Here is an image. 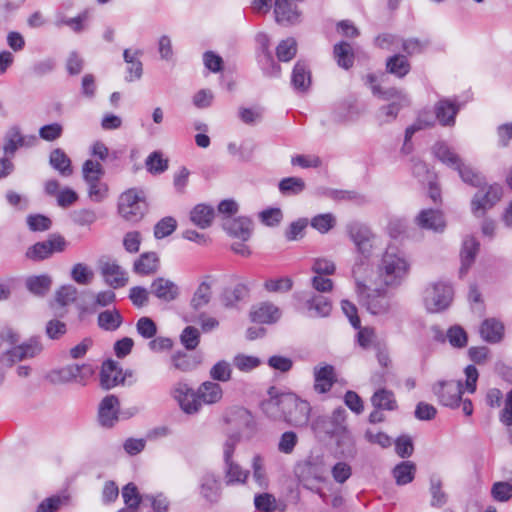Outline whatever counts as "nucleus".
<instances>
[{"label": "nucleus", "instance_id": "f257e3e1", "mask_svg": "<svg viewBox=\"0 0 512 512\" xmlns=\"http://www.w3.org/2000/svg\"><path fill=\"white\" fill-rule=\"evenodd\" d=\"M410 262L397 247H387L377 265V279L381 286L396 288L407 278Z\"/></svg>", "mask_w": 512, "mask_h": 512}, {"label": "nucleus", "instance_id": "f03ea898", "mask_svg": "<svg viewBox=\"0 0 512 512\" xmlns=\"http://www.w3.org/2000/svg\"><path fill=\"white\" fill-rule=\"evenodd\" d=\"M365 82L370 86L374 96L385 101H392L387 105L381 106L376 112L375 118L379 125L393 122L396 120L400 110L403 107L410 105V99L403 90L395 87L382 89L377 84V78L375 75L368 74L365 77Z\"/></svg>", "mask_w": 512, "mask_h": 512}, {"label": "nucleus", "instance_id": "7ed1b4c3", "mask_svg": "<svg viewBox=\"0 0 512 512\" xmlns=\"http://www.w3.org/2000/svg\"><path fill=\"white\" fill-rule=\"evenodd\" d=\"M364 267V262L357 263L352 267V276L355 280V291L359 303L373 315L386 314L391 308L390 299L384 289H369L365 283V277L362 275Z\"/></svg>", "mask_w": 512, "mask_h": 512}, {"label": "nucleus", "instance_id": "20e7f679", "mask_svg": "<svg viewBox=\"0 0 512 512\" xmlns=\"http://www.w3.org/2000/svg\"><path fill=\"white\" fill-rule=\"evenodd\" d=\"M432 150L441 163L458 172L463 182L474 187H480L484 183L483 177L466 165L454 149L445 142H437Z\"/></svg>", "mask_w": 512, "mask_h": 512}, {"label": "nucleus", "instance_id": "39448f33", "mask_svg": "<svg viewBox=\"0 0 512 512\" xmlns=\"http://www.w3.org/2000/svg\"><path fill=\"white\" fill-rule=\"evenodd\" d=\"M83 179L87 185L88 197L91 201L99 203L108 196V185L101 179L104 170L99 162L86 160L82 167Z\"/></svg>", "mask_w": 512, "mask_h": 512}, {"label": "nucleus", "instance_id": "423d86ee", "mask_svg": "<svg viewBox=\"0 0 512 512\" xmlns=\"http://www.w3.org/2000/svg\"><path fill=\"white\" fill-rule=\"evenodd\" d=\"M145 192L142 189L130 188L119 197V214L127 221L140 220L147 210Z\"/></svg>", "mask_w": 512, "mask_h": 512}, {"label": "nucleus", "instance_id": "0eeeda50", "mask_svg": "<svg viewBox=\"0 0 512 512\" xmlns=\"http://www.w3.org/2000/svg\"><path fill=\"white\" fill-rule=\"evenodd\" d=\"M282 408L285 412L284 421L294 427H305L311 412L310 404L294 394H282Z\"/></svg>", "mask_w": 512, "mask_h": 512}, {"label": "nucleus", "instance_id": "6e6552de", "mask_svg": "<svg viewBox=\"0 0 512 512\" xmlns=\"http://www.w3.org/2000/svg\"><path fill=\"white\" fill-rule=\"evenodd\" d=\"M453 299V289L445 282L429 284L423 292V303L428 312L437 313L448 308Z\"/></svg>", "mask_w": 512, "mask_h": 512}, {"label": "nucleus", "instance_id": "1a4fd4ad", "mask_svg": "<svg viewBox=\"0 0 512 512\" xmlns=\"http://www.w3.org/2000/svg\"><path fill=\"white\" fill-rule=\"evenodd\" d=\"M431 390L441 405L453 409L460 406L463 393L461 381L438 380L432 384Z\"/></svg>", "mask_w": 512, "mask_h": 512}, {"label": "nucleus", "instance_id": "9d476101", "mask_svg": "<svg viewBox=\"0 0 512 512\" xmlns=\"http://www.w3.org/2000/svg\"><path fill=\"white\" fill-rule=\"evenodd\" d=\"M93 374V369L88 364L78 365L72 364L54 370L50 373L49 378L55 384H64L75 382L85 384L86 380Z\"/></svg>", "mask_w": 512, "mask_h": 512}, {"label": "nucleus", "instance_id": "9b49d317", "mask_svg": "<svg viewBox=\"0 0 512 512\" xmlns=\"http://www.w3.org/2000/svg\"><path fill=\"white\" fill-rule=\"evenodd\" d=\"M43 346L37 337H32L21 345L15 346L1 355L0 361L5 365H13L26 359L34 358L41 353Z\"/></svg>", "mask_w": 512, "mask_h": 512}, {"label": "nucleus", "instance_id": "f8f14e48", "mask_svg": "<svg viewBox=\"0 0 512 512\" xmlns=\"http://www.w3.org/2000/svg\"><path fill=\"white\" fill-rule=\"evenodd\" d=\"M502 196V188L499 185L489 186L486 192L478 191L471 202L472 213L476 217H482L485 212L493 207Z\"/></svg>", "mask_w": 512, "mask_h": 512}, {"label": "nucleus", "instance_id": "ddd939ff", "mask_svg": "<svg viewBox=\"0 0 512 512\" xmlns=\"http://www.w3.org/2000/svg\"><path fill=\"white\" fill-rule=\"evenodd\" d=\"M274 14L276 22L283 26L298 24L301 19L296 0H275Z\"/></svg>", "mask_w": 512, "mask_h": 512}, {"label": "nucleus", "instance_id": "4468645a", "mask_svg": "<svg viewBox=\"0 0 512 512\" xmlns=\"http://www.w3.org/2000/svg\"><path fill=\"white\" fill-rule=\"evenodd\" d=\"M199 493L209 503H216L221 496V481L219 475L207 471L199 479Z\"/></svg>", "mask_w": 512, "mask_h": 512}, {"label": "nucleus", "instance_id": "2eb2a0df", "mask_svg": "<svg viewBox=\"0 0 512 512\" xmlns=\"http://www.w3.org/2000/svg\"><path fill=\"white\" fill-rule=\"evenodd\" d=\"M416 225L421 229L443 232L446 227L444 215L437 209H423L415 218Z\"/></svg>", "mask_w": 512, "mask_h": 512}, {"label": "nucleus", "instance_id": "dca6fc26", "mask_svg": "<svg viewBox=\"0 0 512 512\" xmlns=\"http://www.w3.org/2000/svg\"><path fill=\"white\" fill-rule=\"evenodd\" d=\"M119 400L114 395L103 398L99 405L98 419L103 427H112L118 420Z\"/></svg>", "mask_w": 512, "mask_h": 512}, {"label": "nucleus", "instance_id": "f3484780", "mask_svg": "<svg viewBox=\"0 0 512 512\" xmlns=\"http://www.w3.org/2000/svg\"><path fill=\"white\" fill-rule=\"evenodd\" d=\"M150 291L155 297L164 302L174 301L180 294L178 285L163 277H158L152 282Z\"/></svg>", "mask_w": 512, "mask_h": 512}, {"label": "nucleus", "instance_id": "a211bd4d", "mask_svg": "<svg viewBox=\"0 0 512 512\" xmlns=\"http://www.w3.org/2000/svg\"><path fill=\"white\" fill-rule=\"evenodd\" d=\"M101 274L107 285L113 289L124 287L128 283L127 272L115 262H106L101 266Z\"/></svg>", "mask_w": 512, "mask_h": 512}, {"label": "nucleus", "instance_id": "6ab92c4d", "mask_svg": "<svg viewBox=\"0 0 512 512\" xmlns=\"http://www.w3.org/2000/svg\"><path fill=\"white\" fill-rule=\"evenodd\" d=\"M36 142L35 136L25 137L18 127L10 128L5 135L3 150L6 156L13 157L18 148L32 146Z\"/></svg>", "mask_w": 512, "mask_h": 512}, {"label": "nucleus", "instance_id": "aec40b11", "mask_svg": "<svg viewBox=\"0 0 512 512\" xmlns=\"http://www.w3.org/2000/svg\"><path fill=\"white\" fill-rule=\"evenodd\" d=\"M223 227L230 235L242 241H247L252 232V222L246 217L226 218Z\"/></svg>", "mask_w": 512, "mask_h": 512}, {"label": "nucleus", "instance_id": "412c9836", "mask_svg": "<svg viewBox=\"0 0 512 512\" xmlns=\"http://www.w3.org/2000/svg\"><path fill=\"white\" fill-rule=\"evenodd\" d=\"M124 380L122 370L118 364L112 360L103 363L100 373L101 386L104 389H111Z\"/></svg>", "mask_w": 512, "mask_h": 512}, {"label": "nucleus", "instance_id": "4be33fe9", "mask_svg": "<svg viewBox=\"0 0 512 512\" xmlns=\"http://www.w3.org/2000/svg\"><path fill=\"white\" fill-rule=\"evenodd\" d=\"M459 106L449 99H441L435 105V115L443 126H453Z\"/></svg>", "mask_w": 512, "mask_h": 512}, {"label": "nucleus", "instance_id": "5701e85b", "mask_svg": "<svg viewBox=\"0 0 512 512\" xmlns=\"http://www.w3.org/2000/svg\"><path fill=\"white\" fill-rule=\"evenodd\" d=\"M335 382L334 368L331 365L314 368V389L318 393L328 392Z\"/></svg>", "mask_w": 512, "mask_h": 512}, {"label": "nucleus", "instance_id": "b1692460", "mask_svg": "<svg viewBox=\"0 0 512 512\" xmlns=\"http://www.w3.org/2000/svg\"><path fill=\"white\" fill-rule=\"evenodd\" d=\"M281 316L280 310L272 303H261L251 311L253 322L270 324L276 322Z\"/></svg>", "mask_w": 512, "mask_h": 512}, {"label": "nucleus", "instance_id": "393cba45", "mask_svg": "<svg viewBox=\"0 0 512 512\" xmlns=\"http://www.w3.org/2000/svg\"><path fill=\"white\" fill-rule=\"evenodd\" d=\"M480 335L488 343H497L503 338L504 325L495 318L486 319L480 326Z\"/></svg>", "mask_w": 512, "mask_h": 512}, {"label": "nucleus", "instance_id": "a878e982", "mask_svg": "<svg viewBox=\"0 0 512 512\" xmlns=\"http://www.w3.org/2000/svg\"><path fill=\"white\" fill-rule=\"evenodd\" d=\"M159 268V258L155 252H145L134 262L133 270L139 275H150Z\"/></svg>", "mask_w": 512, "mask_h": 512}, {"label": "nucleus", "instance_id": "bb28decb", "mask_svg": "<svg viewBox=\"0 0 512 512\" xmlns=\"http://www.w3.org/2000/svg\"><path fill=\"white\" fill-rule=\"evenodd\" d=\"M250 472L243 469L234 460L224 462V475L226 485L245 484Z\"/></svg>", "mask_w": 512, "mask_h": 512}, {"label": "nucleus", "instance_id": "cd10ccee", "mask_svg": "<svg viewBox=\"0 0 512 512\" xmlns=\"http://www.w3.org/2000/svg\"><path fill=\"white\" fill-rule=\"evenodd\" d=\"M479 250V242L474 237H466L461 249L460 274H465L473 264Z\"/></svg>", "mask_w": 512, "mask_h": 512}, {"label": "nucleus", "instance_id": "c85d7f7f", "mask_svg": "<svg viewBox=\"0 0 512 512\" xmlns=\"http://www.w3.org/2000/svg\"><path fill=\"white\" fill-rule=\"evenodd\" d=\"M371 404L375 409L387 411H394L398 407L394 393L386 388H379L373 393Z\"/></svg>", "mask_w": 512, "mask_h": 512}, {"label": "nucleus", "instance_id": "c756f323", "mask_svg": "<svg viewBox=\"0 0 512 512\" xmlns=\"http://www.w3.org/2000/svg\"><path fill=\"white\" fill-rule=\"evenodd\" d=\"M198 390V397L200 398L201 405L214 404L219 402L223 396V390L220 384L212 381L202 383Z\"/></svg>", "mask_w": 512, "mask_h": 512}, {"label": "nucleus", "instance_id": "7c9ffc66", "mask_svg": "<svg viewBox=\"0 0 512 512\" xmlns=\"http://www.w3.org/2000/svg\"><path fill=\"white\" fill-rule=\"evenodd\" d=\"M49 163L63 177H69L73 173L70 158L60 148L51 151Z\"/></svg>", "mask_w": 512, "mask_h": 512}, {"label": "nucleus", "instance_id": "2f4dec72", "mask_svg": "<svg viewBox=\"0 0 512 512\" xmlns=\"http://www.w3.org/2000/svg\"><path fill=\"white\" fill-rule=\"evenodd\" d=\"M291 83L295 90L304 92L311 84V75L307 65L298 61L292 71Z\"/></svg>", "mask_w": 512, "mask_h": 512}, {"label": "nucleus", "instance_id": "473e14b6", "mask_svg": "<svg viewBox=\"0 0 512 512\" xmlns=\"http://www.w3.org/2000/svg\"><path fill=\"white\" fill-rule=\"evenodd\" d=\"M140 55V51L132 52L130 49H125L123 52L124 61L128 65L126 80L129 82L138 80L142 76L143 68L142 62L139 60Z\"/></svg>", "mask_w": 512, "mask_h": 512}, {"label": "nucleus", "instance_id": "72a5a7b5", "mask_svg": "<svg viewBox=\"0 0 512 512\" xmlns=\"http://www.w3.org/2000/svg\"><path fill=\"white\" fill-rule=\"evenodd\" d=\"M333 56L339 67L348 70L354 64V52L352 46L345 41L334 45Z\"/></svg>", "mask_w": 512, "mask_h": 512}, {"label": "nucleus", "instance_id": "f704fd0d", "mask_svg": "<svg viewBox=\"0 0 512 512\" xmlns=\"http://www.w3.org/2000/svg\"><path fill=\"white\" fill-rule=\"evenodd\" d=\"M386 70L388 73L398 78L405 77L411 70V64L407 57L401 54H395L386 60Z\"/></svg>", "mask_w": 512, "mask_h": 512}, {"label": "nucleus", "instance_id": "c9c22d12", "mask_svg": "<svg viewBox=\"0 0 512 512\" xmlns=\"http://www.w3.org/2000/svg\"><path fill=\"white\" fill-rule=\"evenodd\" d=\"M214 214V209L211 206L198 204L191 211L190 219L196 226L204 229L211 225Z\"/></svg>", "mask_w": 512, "mask_h": 512}, {"label": "nucleus", "instance_id": "e433bc0d", "mask_svg": "<svg viewBox=\"0 0 512 512\" xmlns=\"http://www.w3.org/2000/svg\"><path fill=\"white\" fill-rule=\"evenodd\" d=\"M193 391L194 390L187 383L182 381L175 383L171 389V396L177 401L180 408L185 413H191L194 410L193 406H190V404L184 401L187 397L192 396Z\"/></svg>", "mask_w": 512, "mask_h": 512}, {"label": "nucleus", "instance_id": "4c0bfd02", "mask_svg": "<svg viewBox=\"0 0 512 512\" xmlns=\"http://www.w3.org/2000/svg\"><path fill=\"white\" fill-rule=\"evenodd\" d=\"M52 285V278L49 275L31 276L26 279L27 289L36 296H44Z\"/></svg>", "mask_w": 512, "mask_h": 512}, {"label": "nucleus", "instance_id": "58836bf2", "mask_svg": "<svg viewBox=\"0 0 512 512\" xmlns=\"http://www.w3.org/2000/svg\"><path fill=\"white\" fill-rule=\"evenodd\" d=\"M429 492L432 507L441 508L448 502V494L443 490V483L439 477L432 476L430 478Z\"/></svg>", "mask_w": 512, "mask_h": 512}, {"label": "nucleus", "instance_id": "ea45409f", "mask_svg": "<svg viewBox=\"0 0 512 512\" xmlns=\"http://www.w3.org/2000/svg\"><path fill=\"white\" fill-rule=\"evenodd\" d=\"M416 465L411 461H404L393 469V476L398 485H406L413 481Z\"/></svg>", "mask_w": 512, "mask_h": 512}, {"label": "nucleus", "instance_id": "a19ab883", "mask_svg": "<svg viewBox=\"0 0 512 512\" xmlns=\"http://www.w3.org/2000/svg\"><path fill=\"white\" fill-rule=\"evenodd\" d=\"M211 293V284L207 280L202 281L191 298V307L198 310L206 306L210 302Z\"/></svg>", "mask_w": 512, "mask_h": 512}, {"label": "nucleus", "instance_id": "79ce46f5", "mask_svg": "<svg viewBox=\"0 0 512 512\" xmlns=\"http://www.w3.org/2000/svg\"><path fill=\"white\" fill-rule=\"evenodd\" d=\"M308 309L313 316L326 317L332 310V304L329 299L322 295H315L307 301Z\"/></svg>", "mask_w": 512, "mask_h": 512}, {"label": "nucleus", "instance_id": "37998d69", "mask_svg": "<svg viewBox=\"0 0 512 512\" xmlns=\"http://www.w3.org/2000/svg\"><path fill=\"white\" fill-rule=\"evenodd\" d=\"M122 323V316L118 310H105L98 315V325L106 331L116 330Z\"/></svg>", "mask_w": 512, "mask_h": 512}, {"label": "nucleus", "instance_id": "c03bdc74", "mask_svg": "<svg viewBox=\"0 0 512 512\" xmlns=\"http://www.w3.org/2000/svg\"><path fill=\"white\" fill-rule=\"evenodd\" d=\"M374 248H375V237L368 239L365 242H361L355 246L356 253H357V259L353 266H355L357 263L364 262L365 267L362 269V275H364L369 270L367 261L373 255Z\"/></svg>", "mask_w": 512, "mask_h": 512}, {"label": "nucleus", "instance_id": "a18cd8bd", "mask_svg": "<svg viewBox=\"0 0 512 512\" xmlns=\"http://www.w3.org/2000/svg\"><path fill=\"white\" fill-rule=\"evenodd\" d=\"M347 232L350 240L355 246L375 237L370 228L360 223L349 224L347 226Z\"/></svg>", "mask_w": 512, "mask_h": 512}, {"label": "nucleus", "instance_id": "49530a36", "mask_svg": "<svg viewBox=\"0 0 512 512\" xmlns=\"http://www.w3.org/2000/svg\"><path fill=\"white\" fill-rule=\"evenodd\" d=\"M310 225L321 234L328 233L336 225V217L332 213L318 214L314 216Z\"/></svg>", "mask_w": 512, "mask_h": 512}, {"label": "nucleus", "instance_id": "de8ad7c7", "mask_svg": "<svg viewBox=\"0 0 512 512\" xmlns=\"http://www.w3.org/2000/svg\"><path fill=\"white\" fill-rule=\"evenodd\" d=\"M305 187L304 180L299 177H287L279 183V190L284 195H298Z\"/></svg>", "mask_w": 512, "mask_h": 512}, {"label": "nucleus", "instance_id": "09e8293b", "mask_svg": "<svg viewBox=\"0 0 512 512\" xmlns=\"http://www.w3.org/2000/svg\"><path fill=\"white\" fill-rule=\"evenodd\" d=\"M429 45L430 41L426 38H408L401 41L403 51L409 56L423 53Z\"/></svg>", "mask_w": 512, "mask_h": 512}, {"label": "nucleus", "instance_id": "8fccbe9b", "mask_svg": "<svg viewBox=\"0 0 512 512\" xmlns=\"http://www.w3.org/2000/svg\"><path fill=\"white\" fill-rule=\"evenodd\" d=\"M297 53V42L294 38L282 40L277 48L276 55L279 61L288 62L292 60Z\"/></svg>", "mask_w": 512, "mask_h": 512}, {"label": "nucleus", "instance_id": "3c124183", "mask_svg": "<svg viewBox=\"0 0 512 512\" xmlns=\"http://www.w3.org/2000/svg\"><path fill=\"white\" fill-rule=\"evenodd\" d=\"M209 375L214 381L228 382L232 377L231 364L226 360H220L211 367Z\"/></svg>", "mask_w": 512, "mask_h": 512}, {"label": "nucleus", "instance_id": "603ef678", "mask_svg": "<svg viewBox=\"0 0 512 512\" xmlns=\"http://www.w3.org/2000/svg\"><path fill=\"white\" fill-rule=\"evenodd\" d=\"M146 168L151 174H161L168 169V160L159 151L152 152L145 161Z\"/></svg>", "mask_w": 512, "mask_h": 512}, {"label": "nucleus", "instance_id": "864d4df0", "mask_svg": "<svg viewBox=\"0 0 512 512\" xmlns=\"http://www.w3.org/2000/svg\"><path fill=\"white\" fill-rule=\"evenodd\" d=\"M141 495L134 483H128L122 489V498L128 507H139L140 503H145L144 496Z\"/></svg>", "mask_w": 512, "mask_h": 512}, {"label": "nucleus", "instance_id": "5fc2aeb1", "mask_svg": "<svg viewBox=\"0 0 512 512\" xmlns=\"http://www.w3.org/2000/svg\"><path fill=\"white\" fill-rule=\"evenodd\" d=\"M282 395L276 398H271L263 405L265 414L273 420H283L285 417L284 409L282 408Z\"/></svg>", "mask_w": 512, "mask_h": 512}, {"label": "nucleus", "instance_id": "6e6d98bb", "mask_svg": "<svg viewBox=\"0 0 512 512\" xmlns=\"http://www.w3.org/2000/svg\"><path fill=\"white\" fill-rule=\"evenodd\" d=\"M93 276V271L83 263H77L72 267L71 278L80 285L89 284Z\"/></svg>", "mask_w": 512, "mask_h": 512}, {"label": "nucleus", "instance_id": "4d7b16f0", "mask_svg": "<svg viewBox=\"0 0 512 512\" xmlns=\"http://www.w3.org/2000/svg\"><path fill=\"white\" fill-rule=\"evenodd\" d=\"M260 364L259 358L245 354H238L233 359V365L242 372H250Z\"/></svg>", "mask_w": 512, "mask_h": 512}, {"label": "nucleus", "instance_id": "13d9d810", "mask_svg": "<svg viewBox=\"0 0 512 512\" xmlns=\"http://www.w3.org/2000/svg\"><path fill=\"white\" fill-rule=\"evenodd\" d=\"M311 270L315 275L330 276L336 271L335 263L327 258H315L312 262Z\"/></svg>", "mask_w": 512, "mask_h": 512}, {"label": "nucleus", "instance_id": "bf43d9fd", "mask_svg": "<svg viewBox=\"0 0 512 512\" xmlns=\"http://www.w3.org/2000/svg\"><path fill=\"white\" fill-rule=\"evenodd\" d=\"M180 340L183 346L188 350H194L200 340V333L198 329L193 326H187L180 335Z\"/></svg>", "mask_w": 512, "mask_h": 512}, {"label": "nucleus", "instance_id": "052dcab7", "mask_svg": "<svg viewBox=\"0 0 512 512\" xmlns=\"http://www.w3.org/2000/svg\"><path fill=\"white\" fill-rule=\"evenodd\" d=\"M176 226L177 222L173 217H165L155 225L154 236L157 239L167 237L175 231Z\"/></svg>", "mask_w": 512, "mask_h": 512}, {"label": "nucleus", "instance_id": "680f3d73", "mask_svg": "<svg viewBox=\"0 0 512 512\" xmlns=\"http://www.w3.org/2000/svg\"><path fill=\"white\" fill-rule=\"evenodd\" d=\"M136 329L139 335L145 339H152L157 334V326L149 317H141L136 323Z\"/></svg>", "mask_w": 512, "mask_h": 512}, {"label": "nucleus", "instance_id": "e2e57ef3", "mask_svg": "<svg viewBox=\"0 0 512 512\" xmlns=\"http://www.w3.org/2000/svg\"><path fill=\"white\" fill-rule=\"evenodd\" d=\"M298 443V437L293 431L284 432L278 442V451L283 454H291Z\"/></svg>", "mask_w": 512, "mask_h": 512}, {"label": "nucleus", "instance_id": "0e129e2a", "mask_svg": "<svg viewBox=\"0 0 512 512\" xmlns=\"http://www.w3.org/2000/svg\"><path fill=\"white\" fill-rule=\"evenodd\" d=\"M76 297L77 289L72 285H64L57 290L55 300L61 306H66L73 303Z\"/></svg>", "mask_w": 512, "mask_h": 512}, {"label": "nucleus", "instance_id": "69168bd1", "mask_svg": "<svg viewBox=\"0 0 512 512\" xmlns=\"http://www.w3.org/2000/svg\"><path fill=\"white\" fill-rule=\"evenodd\" d=\"M172 366L174 369L181 372H189L196 368L197 363L186 354H174L171 357Z\"/></svg>", "mask_w": 512, "mask_h": 512}, {"label": "nucleus", "instance_id": "338daca9", "mask_svg": "<svg viewBox=\"0 0 512 512\" xmlns=\"http://www.w3.org/2000/svg\"><path fill=\"white\" fill-rule=\"evenodd\" d=\"M255 508L263 512H272L276 509V499L272 494L261 493L254 498Z\"/></svg>", "mask_w": 512, "mask_h": 512}, {"label": "nucleus", "instance_id": "774afa93", "mask_svg": "<svg viewBox=\"0 0 512 512\" xmlns=\"http://www.w3.org/2000/svg\"><path fill=\"white\" fill-rule=\"evenodd\" d=\"M491 494L496 501H508L512 498V485L507 482H496L492 486Z\"/></svg>", "mask_w": 512, "mask_h": 512}]
</instances>
